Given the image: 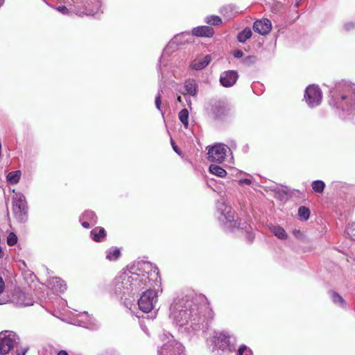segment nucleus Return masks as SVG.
Masks as SVG:
<instances>
[{"label":"nucleus","instance_id":"f257e3e1","mask_svg":"<svg viewBox=\"0 0 355 355\" xmlns=\"http://www.w3.org/2000/svg\"><path fill=\"white\" fill-rule=\"evenodd\" d=\"M114 291L121 297L135 295L145 288L138 300V306L144 313H149L155 308L158 295L162 293L158 268L151 263L139 261L128 269L120 273L114 280Z\"/></svg>","mask_w":355,"mask_h":355},{"label":"nucleus","instance_id":"f03ea898","mask_svg":"<svg viewBox=\"0 0 355 355\" xmlns=\"http://www.w3.org/2000/svg\"><path fill=\"white\" fill-rule=\"evenodd\" d=\"M170 318L182 331L191 334L200 329L204 322L202 312L208 311L209 306L204 296L190 300L176 299L171 306Z\"/></svg>","mask_w":355,"mask_h":355},{"label":"nucleus","instance_id":"7ed1b4c3","mask_svg":"<svg viewBox=\"0 0 355 355\" xmlns=\"http://www.w3.org/2000/svg\"><path fill=\"white\" fill-rule=\"evenodd\" d=\"M330 105L340 110V115L346 117L355 111V84L342 80L330 90Z\"/></svg>","mask_w":355,"mask_h":355},{"label":"nucleus","instance_id":"20e7f679","mask_svg":"<svg viewBox=\"0 0 355 355\" xmlns=\"http://www.w3.org/2000/svg\"><path fill=\"white\" fill-rule=\"evenodd\" d=\"M217 211L220 214L219 220L223 223L225 228L230 230L240 228L248 233L252 230L251 226L245 221L236 220L234 211L225 202H219L217 204Z\"/></svg>","mask_w":355,"mask_h":355},{"label":"nucleus","instance_id":"39448f33","mask_svg":"<svg viewBox=\"0 0 355 355\" xmlns=\"http://www.w3.org/2000/svg\"><path fill=\"white\" fill-rule=\"evenodd\" d=\"M162 340L165 343L158 349V355H185L184 347L171 334H164Z\"/></svg>","mask_w":355,"mask_h":355},{"label":"nucleus","instance_id":"423d86ee","mask_svg":"<svg viewBox=\"0 0 355 355\" xmlns=\"http://www.w3.org/2000/svg\"><path fill=\"white\" fill-rule=\"evenodd\" d=\"M235 338L227 331H214L211 342L214 344V347L222 350H232L234 348Z\"/></svg>","mask_w":355,"mask_h":355},{"label":"nucleus","instance_id":"0eeeda50","mask_svg":"<svg viewBox=\"0 0 355 355\" xmlns=\"http://www.w3.org/2000/svg\"><path fill=\"white\" fill-rule=\"evenodd\" d=\"M12 211L15 218L20 222L26 219L27 206L25 197L20 193H17L12 198Z\"/></svg>","mask_w":355,"mask_h":355},{"label":"nucleus","instance_id":"6e6552de","mask_svg":"<svg viewBox=\"0 0 355 355\" xmlns=\"http://www.w3.org/2000/svg\"><path fill=\"white\" fill-rule=\"evenodd\" d=\"M19 340L18 336L12 331H1L0 333V354H7L14 348Z\"/></svg>","mask_w":355,"mask_h":355},{"label":"nucleus","instance_id":"1a4fd4ad","mask_svg":"<svg viewBox=\"0 0 355 355\" xmlns=\"http://www.w3.org/2000/svg\"><path fill=\"white\" fill-rule=\"evenodd\" d=\"M230 149L224 144H216L208 149L207 159L212 162L222 163L225 161L227 153Z\"/></svg>","mask_w":355,"mask_h":355},{"label":"nucleus","instance_id":"9d476101","mask_svg":"<svg viewBox=\"0 0 355 355\" xmlns=\"http://www.w3.org/2000/svg\"><path fill=\"white\" fill-rule=\"evenodd\" d=\"M232 114V110L231 107L221 101L215 102L212 104L209 111L211 116L217 120H223L231 116Z\"/></svg>","mask_w":355,"mask_h":355},{"label":"nucleus","instance_id":"9b49d317","mask_svg":"<svg viewBox=\"0 0 355 355\" xmlns=\"http://www.w3.org/2000/svg\"><path fill=\"white\" fill-rule=\"evenodd\" d=\"M304 100L310 107H314L319 105L322 101V92L318 86L309 85L306 87L304 92Z\"/></svg>","mask_w":355,"mask_h":355},{"label":"nucleus","instance_id":"f8f14e48","mask_svg":"<svg viewBox=\"0 0 355 355\" xmlns=\"http://www.w3.org/2000/svg\"><path fill=\"white\" fill-rule=\"evenodd\" d=\"M74 3L78 4V7L85 8V14L87 15H94L100 6L98 0H76Z\"/></svg>","mask_w":355,"mask_h":355},{"label":"nucleus","instance_id":"ddd939ff","mask_svg":"<svg viewBox=\"0 0 355 355\" xmlns=\"http://www.w3.org/2000/svg\"><path fill=\"white\" fill-rule=\"evenodd\" d=\"M238 78L237 71L234 70L225 71L220 74V83L223 87H230L236 83Z\"/></svg>","mask_w":355,"mask_h":355},{"label":"nucleus","instance_id":"4468645a","mask_svg":"<svg viewBox=\"0 0 355 355\" xmlns=\"http://www.w3.org/2000/svg\"><path fill=\"white\" fill-rule=\"evenodd\" d=\"M253 29L260 35H266L268 34L272 29L271 21L266 18L257 20L254 22Z\"/></svg>","mask_w":355,"mask_h":355},{"label":"nucleus","instance_id":"2eb2a0df","mask_svg":"<svg viewBox=\"0 0 355 355\" xmlns=\"http://www.w3.org/2000/svg\"><path fill=\"white\" fill-rule=\"evenodd\" d=\"M198 92V85L194 79L189 78L184 83L183 89L180 93L186 96L196 97Z\"/></svg>","mask_w":355,"mask_h":355},{"label":"nucleus","instance_id":"dca6fc26","mask_svg":"<svg viewBox=\"0 0 355 355\" xmlns=\"http://www.w3.org/2000/svg\"><path fill=\"white\" fill-rule=\"evenodd\" d=\"M80 220L85 228H89L90 225L96 224L97 217L94 211H86L80 216Z\"/></svg>","mask_w":355,"mask_h":355},{"label":"nucleus","instance_id":"f3484780","mask_svg":"<svg viewBox=\"0 0 355 355\" xmlns=\"http://www.w3.org/2000/svg\"><path fill=\"white\" fill-rule=\"evenodd\" d=\"M48 285L55 292L62 293L67 290V284L59 277H50L48 279Z\"/></svg>","mask_w":355,"mask_h":355},{"label":"nucleus","instance_id":"a211bd4d","mask_svg":"<svg viewBox=\"0 0 355 355\" xmlns=\"http://www.w3.org/2000/svg\"><path fill=\"white\" fill-rule=\"evenodd\" d=\"M211 61L209 55H205L203 58H196L193 60L190 67L195 70H201L205 68Z\"/></svg>","mask_w":355,"mask_h":355},{"label":"nucleus","instance_id":"6ab92c4d","mask_svg":"<svg viewBox=\"0 0 355 355\" xmlns=\"http://www.w3.org/2000/svg\"><path fill=\"white\" fill-rule=\"evenodd\" d=\"M16 304L19 306H31L33 304V300L31 295L24 292H19L15 299Z\"/></svg>","mask_w":355,"mask_h":355},{"label":"nucleus","instance_id":"aec40b11","mask_svg":"<svg viewBox=\"0 0 355 355\" xmlns=\"http://www.w3.org/2000/svg\"><path fill=\"white\" fill-rule=\"evenodd\" d=\"M214 33V29L207 26H198L192 30L193 35L198 37H211Z\"/></svg>","mask_w":355,"mask_h":355},{"label":"nucleus","instance_id":"412c9836","mask_svg":"<svg viewBox=\"0 0 355 355\" xmlns=\"http://www.w3.org/2000/svg\"><path fill=\"white\" fill-rule=\"evenodd\" d=\"M178 36L175 37L166 46V47L164 49L162 55L160 58V64L166 65V61L167 58L169 56V54L171 52L173 51V45L175 44Z\"/></svg>","mask_w":355,"mask_h":355},{"label":"nucleus","instance_id":"4be33fe9","mask_svg":"<svg viewBox=\"0 0 355 355\" xmlns=\"http://www.w3.org/2000/svg\"><path fill=\"white\" fill-rule=\"evenodd\" d=\"M92 239L96 241L101 242L105 237V230L103 227H96L91 231Z\"/></svg>","mask_w":355,"mask_h":355},{"label":"nucleus","instance_id":"5701e85b","mask_svg":"<svg viewBox=\"0 0 355 355\" xmlns=\"http://www.w3.org/2000/svg\"><path fill=\"white\" fill-rule=\"evenodd\" d=\"M106 259L110 261L117 260L121 256V250L118 248L112 247L105 251Z\"/></svg>","mask_w":355,"mask_h":355},{"label":"nucleus","instance_id":"b1692460","mask_svg":"<svg viewBox=\"0 0 355 355\" xmlns=\"http://www.w3.org/2000/svg\"><path fill=\"white\" fill-rule=\"evenodd\" d=\"M269 229L278 239H286L287 238V234L283 227L279 225H270Z\"/></svg>","mask_w":355,"mask_h":355},{"label":"nucleus","instance_id":"393cba45","mask_svg":"<svg viewBox=\"0 0 355 355\" xmlns=\"http://www.w3.org/2000/svg\"><path fill=\"white\" fill-rule=\"evenodd\" d=\"M330 295H331V300H332L333 302L336 305H337V306H338L340 307H342V308H346L347 307V302H346V301L338 293H336L335 291H331L330 292Z\"/></svg>","mask_w":355,"mask_h":355},{"label":"nucleus","instance_id":"a878e982","mask_svg":"<svg viewBox=\"0 0 355 355\" xmlns=\"http://www.w3.org/2000/svg\"><path fill=\"white\" fill-rule=\"evenodd\" d=\"M209 172L218 177L224 178L227 175L226 171L221 166L216 164H211L209 168Z\"/></svg>","mask_w":355,"mask_h":355},{"label":"nucleus","instance_id":"bb28decb","mask_svg":"<svg viewBox=\"0 0 355 355\" xmlns=\"http://www.w3.org/2000/svg\"><path fill=\"white\" fill-rule=\"evenodd\" d=\"M20 177V171H11L7 175V180L10 184H17L19 181Z\"/></svg>","mask_w":355,"mask_h":355},{"label":"nucleus","instance_id":"cd10ccee","mask_svg":"<svg viewBox=\"0 0 355 355\" xmlns=\"http://www.w3.org/2000/svg\"><path fill=\"white\" fill-rule=\"evenodd\" d=\"M180 121L182 123L184 128H187L189 125V112L187 109H182L178 114Z\"/></svg>","mask_w":355,"mask_h":355},{"label":"nucleus","instance_id":"c85d7f7f","mask_svg":"<svg viewBox=\"0 0 355 355\" xmlns=\"http://www.w3.org/2000/svg\"><path fill=\"white\" fill-rule=\"evenodd\" d=\"M325 184L322 180H315L311 183L313 190L318 193H322L324 191Z\"/></svg>","mask_w":355,"mask_h":355},{"label":"nucleus","instance_id":"c756f323","mask_svg":"<svg viewBox=\"0 0 355 355\" xmlns=\"http://www.w3.org/2000/svg\"><path fill=\"white\" fill-rule=\"evenodd\" d=\"M345 234L351 240L355 241V222L350 223L346 226Z\"/></svg>","mask_w":355,"mask_h":355},{"label":"nucleus","instance_id":"7c9ffc66","mask_svg":"<svg viewBox=\"0 0 355 355\" xmlns=\"http://www.w3.org/2000/svg\"><path fill=\"white\" fill-rule=\"evenodd\" d=\"M252 35V31L250 28H245L242 32L239 33L237 38L240 42H245Z\"/></svg>","mask_w":355,"mask_h":355},{"label":"nucleus","instance_id":"2f4dec72","mask_svg":"<svg viewBox=\"0 0 355 355\" xmlns=\"http://www.w3.org/2000/svg\"><path fill=\"white\" fill-rule=\"evenodd\" d=\"M298 216L301 220H307L310 216V211L307 207L301 206L298 209Z\"/></svg>","mask_w":355,"mask_h":355},{"label":"nucleus","instance_id":"473e14b6","mask_svg":"<svg viewBox=\"0 0 355 355\" xmlns=\"http://www.w3.org/2000/svg\"><path fill=\"white\" fill-rule=\"evenodd\" d=\"M205 21L211 25L218 26L222 23V20L220 17L216 15L208 16L205 19Z\"/></svg>","mask_w":355,"mask_h":355},{"label":"nucleus","instance_id":"72a5a7b5","mask_svg":"<svg viewBox=\"0 0 355 355\" xmlns=\"http://www.w3.org/2000/svg\"><path fill=\"white\" fill-rule=\"evenodd\" d=\"M234 10V6L232 5H227L220 8V12L224 16L227 17H232L233 16V11Z\"/></svg>","mask_w":355,"mask_h":355},{"label":"nucleus","instance_id":"f704fd0d","mask_svg":"<svg viewBox=\"0 0 355 355\" xmlns=\"http://www.w3.org/2000/svg\"><path fill=\"white\" fill-rule=\"evenodd\" d=\"M18 241L17 236L14 232H9L7 236L6 242L9 246L15 245Z\"/></svg>","mask_w":355,"mask_h":355},{"label":"nucleus","instance_id":"c9c22d12","mask_svg":"<svg viewBox=\"0 0 355 355\" xmlns=\"http://www.w3.org/2000/svg\"><path fill=\"white\" fill-rule=\"evenodd\" d=\"M3 289L4 282L3 279L0 277V304H4L8 302V298L2 295Z\"/></svg>","mask_w":355,"mask_h":355},{"label":"nucleus","instance_id":"e433bc0d","mask_svg":"<svg viewBox=\"0 0 355 355\" xmlns=\"http://www.w3.org/2000/svg\"><path fill=\"white\" fill-rule=\"evenodd\" d=\"M236 355H252L251 349L245 345L239 347Z\"/></svg>","mask_w":355,"mask_h":355},{"label":"nucleus","instance_id":"4c0bfd02","mask_svg":"<svg viewBox=\"0 0 355 355\" xmlns=\"http://www.w3.org/2000/svg\"><path fill=\"white\" fill-rule=\"evenodd\" d=\"M293 234L295 236V237L302 241H305L306 239V237L303 232H302L300 230L295 229L293 230Z\"/></svg>","mask_w":355,"mask_h":355},{"label":"nucleus","instance_id":"58836bf2","mask_svg":"<svg viewBox=\"0 0 355 355\" xmlns=\"http://www.w3.org/2000/svg\"><path fill=\"white\" fill-rule=\"evenodd\" d=\"M257 61V57L254 55H250L243 59V63L246 64H254Z\"/></svg>","mask_w":355,"mask_h":355},{"label":"nucleus","instance_id":"ea45409f","mask_svg":"<svg viewBox=\"0 0 355 355\" xmlns=\"http://www.w3.org/2000/svg\"><path fill=\"white\" fill-rule=\"evenodd\" d=\"M355 27V24L353 22H347L344 24L343 28L346 31H349Z\"/></svg>","mask_w":355,"mask_h":355},{"label":"nucleus","instance_id":"a19ab883","mask_svg":"<svg viewBox=\"0 0 355 355\" xmlns=\"http://www.w3.org/2000/svg\"><path fill=\"white\" fill-rule=\"evenodd\" d=\"M155 106L156 107L160 110L161 107V94L160 92H158L157 95L155 97Z\"/></svg>","mask_w":355,"mask_h":355},{"label":"nucleus","instance_id":"79ce46f5","mask_svg":"<svg viewBox=\"0 0 355 355\" xmlns=\"http://www.w3.org/2000/svg\"><path fill=\"white\" fill-rule=\"evenodd\" d=\"M239 184H246V185H250L251 183H252V181L250 179H248V178H244V179H241L239 181Z\"/></svg>","mask_w":355,"mask_h":355},{"label":"nucleus","instance_id":"37998d69","mask_svg":"<svg viewBox=\"0 0 355 355\" xmlns=\"http://www.w3.org/2000/svg\"><path fill=\"white\" fill-rule=\"evenodd\" d=\"M57 10L60 12L62 14H67L68 13V9L66 6H58L57 8Z\"/></svg>","mask_w":355,"mask_h":355},{"label":"nucleus","instance_id":"c03bdc74","mask_svg":"<svg viewBox=\"0 0 355 355\" xmlns=\"http://www.w3.org/2000/svg\"><path fill=\"white\" fill-rule=\"evenodd\" d=\"M243 53L241 50H237L234 53V56L236 58H241V57H243Z\"/></svg>","mask_w":355,"mask_h":355},{"label":"nucleus","instance_id":"a18cd8bd","mask_svg":"<svg viewBox=\"0 0 355 355\" xmlns=\"http://www.w3.org/2000/svg\"><path fill=\"white\" fill-rule=\"evenodd\" d=\"M171 145H172V147L173 148V150L178 154V155H180L181 153L179 150V148H178V146L175 144V143L173 142V141L171 139Z\"/></svg>","mask_w":355,"mask_h":355},{"label":"nucleus","instance_id":"49530a36","mask_svg":"<svg viewBox=\"0 0 355 355\" xmlns=\"http://www.w3.org/2000/svg\"><path fill=\"white\" fill-rule=\"evenodd\" d=\"M85 314V315L88 318V320L87 322V324H94V318L87 315V313H84Z\"/></svg>","mask_w":355,"mask_h":355},{"label":"nucleus","instance_id":"de8ad7c7","mask_svg":"<svg viewBox=\"0 0 355 355\" xmlns=\"http://www.w3.org/2000/svg\"><path fill=\"white\" fill-rule=\"evenodd\" d=\"M27 350H28V348H24L20 352L17 350L16 355H25V354L26 353Z\"/></svg>","mask_w":355,"mask_h":355},{"label":"nucleus","instance_id":"09e8293b","mask_svg":"<svg viewBox=\"0 0 355 355\" xmlns=\"http://www.w3.org/2000/svg\"><path fill=\"white\" fill-rule=\"evenodd\" d=\"M57 355H68V354L64 350H60Z\"/></svg>","mask_w":355,"mask_h":355},{"label":"nucleus","instance_id":"8fccbe9b","mask_svg":"<svg viewBox=\"0 0 355 355\" xmlns=\"http://www.w3.org/2000/svg\"><path fill=\"white\" fill-rule=\"evenodd\" d=\"M141 327L142 329V330L146 334L148 335V329L146 328V327L145 326H143L142 324H141Z\"/></svg>","mask_w":355,"mask_h":355},{"label":"nucleus","instance_id":"3c124183","mask_svg":"<svg viewBox=\"0 0 355 355\" xmlns=\"http://www.w3.org/2000/svg\"><path fill=\"white\" fill-rule=\"evenodd\" d=\"M186 101H187V102L188 105H189V106H191V100L187 98H186Z\"/></svg>","mask_w":355,"mask_h":355},{"label":"nucleus","instance_id":"603ef678","mask_svg":"<svg viewBox=\"0 0 355 355\" xmlns=\"http://www.w3.org/2000/svg\"><path fill=\"white\" fill-rule=\"evenodd\" d=\"M177 101H178L179 103H182V97H181L180 96H178V98H177Z\"/></svg>","mask_w":355,"mask_h":355},{"label":"nucleus","instance_id":"864d4df0","mask_svg":"<svg viewBox=\"0 0 355 355\" xmlns=\"http://www.w3.org/2000/svg\"><path fill=\"white\" fill-rule=\"evenodd\" d=\"M3 0H0V6H1V4L3 3Z\"/></svg>","mask_w":355,"mask_h":355},{"label":"nucleus","instance_id":"5fc2aeb1","mask_svg":"<svg viewBox=\"0 0 355 355\" xmlns=\"http://www.w3.org/2000/svg\"><path fill=\"white\" fill-rule=\"evenodd\" d=\"M158 70L160 71V73H162L160 66L159 67V69Z\"/></svg>","mask_w":355,"mask_h":355}]
</instances>
